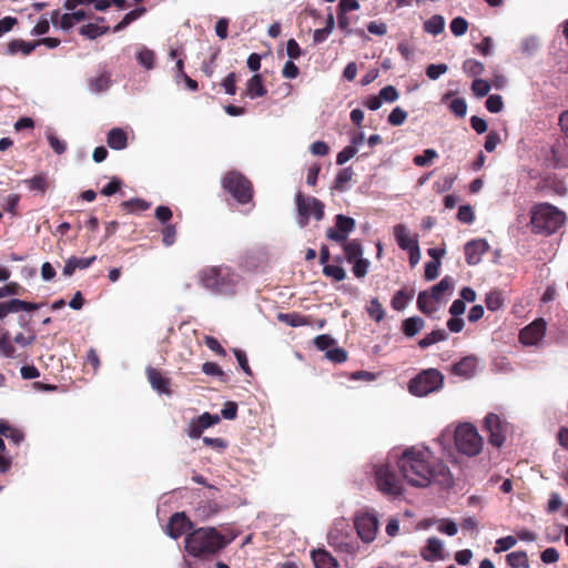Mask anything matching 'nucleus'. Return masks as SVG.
Instances as JSON below:
<instances>
[{
  "instance_id": "49",
  "label": "nucleus",
  "mask_w": 568,
  "mask_h": 568,
  "mask_svg": "<svg viewBox=\"0 0 568 568\" xmlns=\"http://www.w3.org/2000/svg\"><path fill=\"white\" fill-rule=\"evenodd\" d=\"M278 320L292 327H298L307 324L306 318L296 313L280 314Z\"/></svg>"
},
{
  "instance_id": "7",
  "label": "nucleus",
  "mask_w": 568,
  "mask_h": 568,
  "mask_svg": "<svg viewBox=\"0 0 568 568\" xmlns=\"http://www.w3.org/2000/svg\"><path fill=\"white\" fill-rule=\"evenodd\" d=\"M295 203L297 209V224L300 227H305L311 217L321 221L324 217V204L314 196H306L298 192L295 195Z\"/></svg>"
},
{
  "instance_id": "51",
  "label": "nucleus",
  "mask_w": 568,
  "mask_h": 568,
  "mask_svg": "<svg viewBox=\"0 0 568 568\" xmlns=\"http://www.w3.org/2000/svg\"><path fill=\"white\" fill-rule=\"evenodd\" d=\"M471 91L478 98L486 97L490 91V84L484 79H475L471 84Z\"/></svg>"
},
{
  "instance_id": "40",
  "label": "nucleus",
  "mask_w": 568,
  "mask_h": 568,
  "mask_svg": "<svg viewBox=\"0 0 568 568\" xmlns=\"http://www.w3.org/2000/svg\"><path fill=\"white\" fill-rule=\"evenodd\" d=\"M412 298L413 294L408 293L405 290H399L395 293V295L392 298V307L395 311H404Z\"/></svg>"
},
{
  "instance_id": "45",
  "label": "nucleus",
  "mask_w": 568,
  "mask_h": 568,
  "mask_svg": "<svg viewBox=\"0 0 568 568\" xmlns=\"http://www.w3.org/2000/svg\"><path fill=\"white\" fill-rule=\"evenodd\" d=\"M0 354L6 358H16V348L10 341L9 334L4 333L0 337Z\"/></svg>"
},
{
  "instance_id": "41",
  "label": "nucleus",
  "mask_w": 568,
  "mask_h": 568,
  "mask_svg": "<svg viewBox=\"0 0 568 568\" xmlns=\"http://www.w3.org/2000/svg\"><path fill=\"white\" fill-rule=\"evenodd\" d=\"M30 191H38L44 193L48 189V180L43 173L37 174L31 179L24 180Z\"/></svg>"
},
{
  "instance_id": "10",
  "label": "nucleus",
  "mask_w": 568,
  "mask_h": 568,
  "mask_svg": "<svg viewBox=\"0 0 568 568\" xmlns=\"http://www.w3.org/2000/svg\"><path fill=\"white\" fill-rule=\"evenodd\" d=\"M354 527L358 538L364 544H371L375 540L379 529V521L373 513H362L355 516Z\"/></svg>"
},
{
  "instance_id": "57",
  "label": "nucleus",
  "mask_w": 568,
  "mask_h": 568,
  "mask_svg": "<svg viewBox=\"0 0 568 568\" xmlns=\"http://www.w3.org/2000/svg\"><path fill=\"white\" fill-rule=\"evenodd\" d=\"M486 108L491 113H498L504 108L503 98L499 94L489 95L486 100Z\"/></svg>"
},
{
  "instance_id": "56",
  "label": "nucleus",
  "mask_w": 568,
  "mask_h": 568,
  "mask_svg": "<svg viewBox=\"0 0 568 568\" xmlns=\"http://www.w3.org/2000/svg\"><path fill=\"white\" fill-rule=\"evenodd\" d=\"M448 70V67L447 64L445 63H438V64H429L427 68H426V75L430 79V80H437L438 78H440L443 74H445Z\"/></svg>"
},
{
  "instance_id": "18",
  "label": "nucleus",
  "mask_w": 568,
  "mask_h": 568,
  "mask_svg": "<svg viewBox=\"0 0 568 568\" xmlns=\"http://www.w3.org/2000/svg\"><path fill=\"white\" fill-rule=\"evenodd\" d=\"M478 366L476 356L469 355L462 358L453 366V373L463 378H470L475 375Z\"/></svg>"
},
{
  "instance_id": "24",
  "label": "nucleus",
  "mask_w": 568,
  "mask_h": 568,
  "mask_svg": "<svg viewBox=\"0 0 568 568\" xmlns=\"http://www.w3.org/2000/svg\"><path fill=\"white\" fill-rule=\"evenodd\" d=\"M417 307L422 313L430 315L438 311L439 303L434 300L428 291H423L418 294Z\"/></svg>"
},
{
  "instance_id": "21",
  "label": "nucleus",
  "mask_w": 568,
  "mask_h": 568,
  "mask_svg": "<svg viewBox=\"0 0 568 568\" xmlns=\"http://www.w3.org/2000/svg\"><path fill=\"white\" fill-rule=\"evenodd\" d=\"M220 277H222L221 267H205L199 274L201 284L211 292L217 287Z\"/></svg>"
},
{
  "instance_id": "16",
  "label": "nucleus",
  "mask_w": 568,
  "mask_h": 568,
  "mask_svg": "<svg viewBox=\"0 0 568 568\" xmlns=\"http://www.w3.org/2000/svg\"><path fill=\"white\" fill-rule=\"evenodd\" d=\"M444 542L437 537L427 539V545L420 550V557L425 561L443 560Z\"/></svg>"
},
{
  "instance_id": "30",
  "label": "nucleus",
  "mask_w": 568,
  "mask_h": 568,
  "mask_svg": "<svg viewBox=\"0 0 568 568\" xmlns=\"http://www.w3.org/2000/svg\"><path fill=\"white\" fill-rule=\"evenodd\" d=\"M354 171L352 168L347 166L341 170L335 180H334V189L339 192H344L347 190V184L353 179Z\"/></svg>"
},
{
  "instance_id": "28",
  "label": "nucleus",
  "mask_w": 568,
  "mask_h": 568,
  "mask_svg": "<svg viewBox=\"0 0 568 568\" xmlns=\"http://www.w3.org/2000/svg\"><path fill=\"white\" fill-rule=\"evenodd\" d=\"M424 320L419 316L406 318L402 324V329L407 337H413L424 328Z\"/></svg>"
},
{
  "instance_id": "9",
  "label": "nucleus",
  "mask_w": 568,
  "mask_h": 568,
  "mask_svg": "<svg viewBox=\"0 0 568 568\" xmlns=\"http://www.w3.org/2000/svg\"><path fill=\"white\" fill-rule=\"evenodd\" d=\"M223 187L240 203H247L252 199L251 182L237 172L224 176Z\"/></svg>"
},
{
  "instance_id": "34",
  "label": "nucleus",
  "mask_w": 568,
  "mask_h": 568,
  "mask_svg": "<svg viewBox=\"0 0 568 568\" xmlns=\"http://www.w3.org/2000/svg\"><path fill=\"white\" fill-rule=\"evenodd\" d=\"M448 335L444 329H435L426 334L419 342L418 345L422 348H427L438 342L447 339Z\"/></svg>"
},
{
  "instance_id": "15",
  "label": "nucleus",
  "mask_w": 568,
  "mask_h": 568,
  "mask_svg": "<svg viewBox=\"0 0 568 568\" xmlns=\"http://www.w3.org/2000/svg\"><path fill=\"white\" fill-rule=\"evenodd\" d=\"M190 527L191 523L189 521L187 517L183 513H176L171 517L169 524L166 525V534L171 538L178 539Z\"/></svg>"
},
{
  "instance_id": "6",
  "label": "nucleus",
  "mask_w": 568,
  "mask_h": 568,
  "mask_svg": "<svg viewBox=\"0 0 568 568\" xmlns=\"http://www.w3.org/2000/svg\"><path fill=\"white\" fill-rule=\"evenodd\" d=\"M444 385V376L435 368L425 369L412 378L408 390L412 395L423 397L439 390Z\"/></svg>"
},
{
  "instance_id": "14",
  "label": "nucleus",
  "mask_w": 568,
  "mask_h": 568,
  "mask_svg": "<svg viewBox=\"0 0 568 568\" xmlns=\"http://www.w3.org/2000/svg\"><path fill=\"white\" fill-rule=\"evenodd\" d=\"M489 244L484 239L469 241L465 244V256L468 265H477L488 251Z\"/></svg>"
},
{
  "instance_id": "1",
  "label": "nucleus",
  "mask_w": 568,
  "mask_h": 568,
  "mask_svg": "<svg viewBox=\"0 0 568 568\" xmlns=\"http://www.w3.org/2000/svg\"><path fill=\"white\" fill-rule=\"evenodd\" d=\"M392 457L402 479L414 488H427L432 485L449 488L454 484L448 466L428 446L413 445L396 452Z\"/></svg>"
},
{
  "instance_id": "48",
  "label": "nucleus",
  "mask_w": 568,
  "mask_h": 568,
  "mask_svg": "<svg viewBox=\"0 0 568 568\" xmlns=\"http://www.w3.org/2000/svg\"><path fill=\"white\" fill-rule=\"evenodd\" d=\"M437 156H438V154H437L436 150L426 149V150H424L423 154H418V155L414 156L413 162L417 166H427Z\"/></svg>"
},
{
  "instance_id": "17",
  "label": "nucleus",
  "mask_w": 568,
  "mask_h": 568,
  "mask_svg": "<svg viewBox=\"0 0 568 568\" xmlns=\"http://www.w3.org/2000/svg\"><path fill=\"white\" fill-rule=\"evenodd\" d=\"M394 236L398 246L404 251L418 245V236L412 235L408 227L404 224H397L394 226Z\"/></svg>"
},
{
  "instance_id": "63",
  "label": "nucleus",
  "mask_w": 568,
  "mask_h": 568,
  "mask_svg": "<svg viewBox=\"0 0 568 568\" xmlns=\"http://www.w3.org/2000/svg\"><path fill=\"white\" fill-rule=\"evenodd\" d=\"M440 261H430L425 265V278L427 281L435 280L439 274Z\"/></svg>"
},
{
  "instance_id": "64",
  "label": "nucleus",
  "mask_w": 568,
  "mask_h": 568,
  "mask_svg": "<svg viewBox=\"0 0 568 568\" xmlns=\"http://www.w3.org/2000/svg\"><path fill=\"white\" fill-rule=\"evenodd\" d=\"M457 217L460 222L469 224L474 221V212L470 205H462L458 210Z\"/></svg>"
},
{
  "instance_id": "61",
  "label": "nucleus",
  "mask_w": 568,
  "mask_h": 568,
  "mask_svg": "<svg viewBox=\"0 0 568 568\" xmlns=\"http://www.w3.org/2000/svg\"><path fill=\"white\" fill-rule=\"evenodd\" d=\"M357 153V150L355 148H352L351 145L345 146L342 151H339L336 155V164L343 165L346 162H348L355 154Z\"/></svg>"
},
{
  "instance_id": "11",
  "label": "nucleus",
  "mask_w": 568,
  "mask_h": 568,
  "mask_svg": "<svg viewBox=\"0 0 568 568\" xmlns=\"http://www.w3.org/2000/svg\"><path fill=\"white\" fill-rule=\"evenodd\" d=\"M484 429L488 433L489 443L496 447H501L506 440L509 427L498 415L489 413L484 419Z\"/></svg>"
},
{
  "instance_id": "23",
  "label": "nucleus",
  "mask_w": 568,
  "mask_h": 568,
  "mask_svg": "<svg viewBox=\"0 0 568 568\" xmlns=\"http://www.w3.org/2000/svg\"><path fill=\"white\" fill-rule=\"evenodd\" d=\"M312 559L315 568H338L337 560L324 549L313 550Z\"/></svg>"
},
{
  "instance_id": "19",
  "label": "nucleus",
  "mask_w": 568,
  "mask_h": 568,
  "mask_svg": "<svg viewBox=\"0 0 568 568\" xmlns=\"http://www.w3.org/2000/svg\"><path fill=\"white\" fill-rule=\"evenodd\" d=\"M146 376L153 389L160 394L170 395V379L164 377L158 369L153 367L146 368Z\"/></svg>"
},
{
  "instance_id": "58",
  "label": "nucleus",
  "mask_w": 568,
  "mask_h": 568,
  "mask_svg": "<svg viewBox=\"0 0 568 568\" xmlns=\"http://www.w3.org/2000/svg\"><path fill=\"white\" fill-rule=\"evenodd\" d=\"M449 110L459 118H463L467 113V103L462 98L454 99L449 104Z\"/></svg>"
},
{
  "instance_id": "43",
  "label": "nucleus",
  "mask_w": 568,
  "mask_h": 568,
  "mask_svg": "<svg viewBox=\"0 0 568 568\" xmlns=\"http://www.w3.org/2000/svg\"><path fill=\"white\" fill-rule=\"evenodd\" d=\"M347 12H343V11H338L337 13V23H338V28L345 33V34H352V33H355L357 36H361L363 37L364 36V31L358 29V30H353L351 28V20L349 18L346 16Z\"/></svg>"
},
{
  "instance_id": "4",
  "label": "nucleus",
  "mask_w": 568,
  "mask_h": 568,
  "mask_svg": "<svg viewBox=\"0 0 568 568\" xmlns=\"http://www.w3.org/2000/svg\"><path fill=\"white\" fill-rule=\"evenodd\" d=\"M225 545L223 536L214 528H200L187 535L185 549L193 557H205Z\"/></svg>"
},
{
  "instance_id": "38",
  "label": "nucleus",
  "mask_w": 568,
  "mask_h": 568,
  "mask_svg": "<svg viewBox=\"0 0 568 568\" xmlns=\"http://www.w3.org/2000/svg\"><path fill=\"white\" fill-rule=\"evenodd\" d=\"M344 253L348 263L362 258L363 250L359 242L353 240L344 243Z\"/></svg>"
},
{
  "instance_id": "59",
  "label": "nucleus",
  "mask_w": 568,
  "mask_h": 568,
  "mask_svg": "<svg viewBox=\"0 0 568 568\" xmlns=\"http://www.w3.org/2000/svg\"><path fill=\"white\" fill-rule=\"evenodd\" d=\"M517 542V539L513 536H506L501 537L496 540V547L495 552H503L507 551L508 549L513 548Z\"/></svg>"
},
{
  "instance_id": "46",
  "label": "nucleus",
  "mask_w": 568,
  "mask_h": 568,
  "mask_svg": "<svg viewBox=\"0 0 568 568\" xmlns=\"http://www.w3.org/2000/svg\"><path fill=\"white\" fill-rule=\"evenodd\" d=\"M366 312L376 322H381L385 316V311L383 308V305L375 297L369 301V304L366 307Z\"/></svg>"
},
{
  "instance_id": "36",
  "label": "nucleus",
  "mask_w": 568,
  "mask_h": 568,
  "mask_svg": "<svg viewBox=\"0 0 568 568\" xmlns=\"http://www.w3.org/2000/svg\"><path fill=\"white\" fill-rule=\"evenodd\" d=\"M45 138L55 154L61 155L67 151V142L59 139L52 129H47Z\"/></svg>"
},
{
  "instance_id": "5",
  "label": "nucleus",
  "mask_w": 568,
  "mask_h": 568,
  "mask_svg": "<svg viewBox=\"0 0 568 568\" xmlns=\"http://www.w3.org/2000/svg\"><path fill=\"white\" fill-rule=\"evenodd\" d=\"M456 448L459 453L473 457L483 449V437L470 423L459 424L454 433Z\"/></svg>"
},
{
  "instance_id": "35",
  "label": "nucleus",
  "mask_w": 568,
  "mask_h": 568,
  "mask_svg": "<svg viewBox=\"0 0 568 568\" xmlns=\"http://www.w3.org/2000/svg\"><path fill=\"white\" fill-rule=\"evenodd\" d=\"M109 31V27L98 23H88L80 28V33L88 39H95Z\"/></svg>"
},
{
  "instance_id": "3",
  "label": "nucleus",
  "mask_w": 568,
  "mask_h": 568,
  "mask_svg": "<svg viewBox=\"0 0 568 568\" xmlns=\"http://www.w3.org/2000/svg\"><path fill=\"white\" fill-rule=\"evenodd\" d=\"M566 215L562 211L548 203H539L530 211V224L532 232L550 235L558 231L565 223Z\"/></svg>"
},
{
  "instance_id": "25",
  "label": "nucleus",
  "mask_w": 568,
  "mask_h": 568,
  "mask_svg": "<svg viewBox=\"0 0 568 568\" xmlns=\"http://www.w3.org/2000/svg\"><path fill=\"white\" fill-rule=\"evenodd\" d=\"M106 143L113 150H123L128 144L126 133L120 128L111 129L106 136Z\"/></svg>"
},
{
  "instance_id": "8",
  "label": "nucleus",
  "mask_w": 568,
  "mask_h": 568,
  "mask_svg": "<svg viewBox=\"0 0 568 568\" xmlns=\"http://www.w3.org/2000/svg\"><path fill=\"white\" fill-rule=\"evenodd\" d=\"M328 545L338 554L355 558L362 550L359 542L336 525L327 536Z\"/></svg>"
},
{
  "instance_id": "13",
  "label": "nucleus",
  "mask_w": 568,
  "mask_h": 568,
  "mask_svg": "<svg viewBox=\"0 0 568 568\" xmlns=\"http://www.w3.org/2000/svg\"><path fill=\"white\" fill-rule=\"evenodd\" d=\"M220 422L219 415L203 413L202 415L192 418L186 427V434L190 438H199L202 433L211 426Z\"/></svg>"
},
{
  "instance_id": "44",
  "label": "nucleus",
  "mask_w": 568,
  "mask_h": 568,
  "mask_svg": "<svg viewBox=\"0 0 568 568\" xmlns=\"http://www.w3.org/2000/svg\"><path fill=\"white\" fill-rule=\"evenodd\" d=\"M110 85V77L105 73L98 75L97 78L90 80L89 87L91 92L100 93L105 91Z\"/></svg>"
},
{
  "instance_id": "33",
  "label": "nucleus",
  "mask_w": 568,
  "mask_h": 568,
  "mask_svg": "<svg viewBox=\"0 0 568 568\" xmlns=\"http://www.w3.org/2000/svg\"><path fill=\"white\" fill-rule=\"evenodd\" d=\"M38 47L37 41L36 42H27L23 40H14L11 41L8 45V51L11 54L21 52L24 55L30 54L36 48Z\"/></svg>"
},
{
  "instance_id": "53",
  "label": "nucleus",
  "mask_w": 568,
  "mask_h": 568,
  "mask_svg": "<svg viewBox=\"0 0 568 568\" xmlns=\"http://www.w3.org/2000/svg\"><path fill=\"white\" fill-rule=\"evenodd\" d=\"M353 263V273L356 277L363 278L366 276L369 267V261L367 258H357Z\"/></svg>"
},
{
  "instance_id": "29",
  "label": "nucleus",
  "mask_w": 568,
  "mask_h": 568,
  "mask_svg": "<svg viewBox=\"0 0 568 568\" xmlns=\"http://www.w3.org/2000/svg\"><path fill=\"white\" fill-rule=\"evenodd\" d=\"M8 314L19 313V312H30L39 308L38 304L26 302L18 298H12L8 302H4Z\"/></svg>"
},
{
  "instance_id": "12",
  "label": "nucleus",
  "mask_w": 568,
  "mask_h": 568,
  "mask_svg": "<svg viewBox=\"0 0 568 568\" xmlns=\"http://www.w3.org/2000/svg\"><path fill=\"white\" fill-rule=\"evenodd\" d=\"M547 324L542 318L536 320L520 331L519 339L526 346H537L546 334Z\"/></svg>"
},
{
  "instance_id": "55",
  "label": "nucleus",
  "mask_w": 568,
  "mask_h": 568,
  "mask_svg": "<svg viewBox=\"0 0 568 568\" xmlns=\"http://www.w3.org/2000/svg\"><path fill=\"white\" fill-rule=\"evenodd\" d=\"M325 356L327 359L334 363H343L347 359L346 352L343 348L337 347L335 345L331 349H327Z\"/></svg>"
},
{
  "instance_id": "37",
  "label": "nucleus",
  "mask_w": 568,
  "mask_h": 568,
  "mask_svg": "<svg viewBox=\"0 0 568 568\" xmlns=\"http://www.w3.org/2000/svg\"><path fill=\"white\" fill-rule=\"evenodd\" d=\"M507 564L511 568H528L529 561L525 551H513L506 556Z\"/></svg>"
},
{
  "instance_id": "32",
  "label": "nucleus",
  "mask_w": 568,
  "mask_h": 568,
  "mask_svg": "<svg viewBox=\"0 0 568 568\" xmlns=\"http://www.w3.org/2000/svg\"><path fill=\"white\" fill-rule=\"evenodd\" d=\"M445 28V19L435 14L430 17L428 20L424 22V29L427 33L437 36L444 31Z\"/></svg>"
},
{
  "instance_id": "60",
  "label": "nucleus",
  "mask_w": 568,
  "mask_h": 568,
  "mask_svg": "<svg viewBox=\"0 0 568 568\" xmlns=\"http://www.w3.org/2000/svg\"><path fill=\"white\" fill-rule=\"evenodd\" d=\"M379 99L385 102H395L399 94L395 87L387 85L379 91Z\"/></svg>"
},
{
  "instance_id": "22",
  "label": "nucleus",
  "mask_w": 568,
  "mask_h": 568,
  "mask_svg": "<svg viewBox=\"0 0 568 568\" xmlns=\"http://www.w3.org/2000/svg\"><path fill=\"white\" fill-rule=\"evenodd\" d=\"M221 275L217 287H214L213 293L216 294H231L234 292V287L237 283V278L234 274L230 273L229 270L221 267Z\"/></svg>"
},
{
  "instance_id": "20",
  "label": "nucleus",
  "mask_w": 568,
  "mask_h": 568,
  "mask_svg": "<svg viewBox=\"0 0 568 568\" xmlns=\"http://www.w3.org/2000/svg\"><path fill=\"white\" fill-rule=\"evenodd\" d=\"M97 256H90V257H75L71 256L65 261L64 267H63V275L69 277L72 276L75 270H85L92 265V263L95 261Z\"/></svg>"
},
{
  "instance_id": "52",
  "label": "nucleus",
  "mask_w": 568,
  "mask_h": 568,
  "mask_svg": "<svg viewBox=\"0 0 568 568\" xmlns=\"http://www.w3.org/2000/svg\"><path fill=\"white\" fill-rule=\"evenodd\" d=\"M467 29L468 22L462 17H456L450 22L452 33L456 37L464 36L467 32Z\"/></svg>"
},
{
  "instance_id": "39",
  "label": "nucleus",
  "mask_w": 568,
  "mask_h": 568,
  "mask_svg": "<svg viewBox=\"0 0 568 568\" xmlns=\"http://www.w3.org/2000/svg\"><path fill=\"white\" fill-rule=\"evenodd\" d=\"M136 60L144 69L151 70L154 67L155 54L146 47H142L136 53Z\"/></svg>"
},
{
  "instance_id": "2",
  "label": "nucleus",
  "mask_w": 568,
  "mask_h": 568,
  "mask_svg": "<svg viewBox=\"0 0 568 568\" xmlns=\"http://www.w3.org/2000/svg\"><path fill=\"white\" fill-rule=\"evenodd\" d=\"M395 453L392 452L386 457L375 458L369 465L377 490L392 498L402 497L405 493L404 480L398 478L393 469L394 459L392 456Z\"/></svg>"
},
{
  "instance_id": "42",
  "label": "nucleus",
  "mask_w": 568,
  "mask_h": 568,
  "mask_svg": "<svg viewBox=\"0 0 568 568\" xmlns=\"http://www.w3.org/2000/svg\"><path fill=\"white\" fill-rule=\"evenodd\" d=\"M463 71L470 77H478L485 71V67L475 59H467L463 63Z\"/></svg>"
},
{
  "instance_id": "47",
  "label": "nucleus",
  "mask_w": 568,
  "mask_h": 568,
  "mask_svg": "<svg viewBox=\"0 0 568 568\" xmlns=\"http://www.w3.org/2000/svg\"><path fill=\"white\" fill-rule=\"evenodd\" d=\"M323 274L334 281H343L346 276L345 270L339 265L327 264L323 266Z\"/></svg>"
},
{
  "instance_id": "54",
  "label": "nucleus",
  "mask_w": 568,
  "mask_h": 568,
  "mask_svg": "<svg viewBox=\"0 0 568 568\" xmlns=\"http://www.w3.org/2000/svg\"><path fill=\"white\" fill-rule=\"evenodd\" d=\"M406 119L407 112L399 106L393 109V111L388 115V122L394 126L402 125L406 121Z\"/></svg>"
},
{
  "instance_id": "31",
  "label": "nucleus",
  "mask_w": 568,
  "mask_h": 568,
  "mask_svg": "<svg viewBox=\"0 0 568 568\" xmlns=\"http://www.w3.org/2000/svg\"><path fill=\"white\" fill-rule=\"evenodd\" d=\"M146 12V9L144 7L135 8L134 10H131L128 12L122 20L113 28L114 32H119L123 29H125L129 24H131L133 21L138 20L140 17H142Z\"/></svg>"
},
{
  "instance_id": "27",
  "label": "nucleus",
  "mask_w": 568,
  "mask_h": 568,
  "mask_svg": "<svg viewBox=\"0 0 568 568\" xmlns=\"http://www.w3.org/2000/svg\"><path fill=\"white\" fill-rule=\"evenodd\" d=\"M453 287V280L448 276L443 277L436 285H434L429 292V294L436 300L439 304L446 296V294Z\"/></svg>"
},
{
  "instance_id": "62",
  "label": "nucleus",
  "mask_w": 568,
  "mask_h": 568,
  "mask_svg": "<svg viewBox=\"0 0 568 568\" xmlns=\"http://www.w3.org/2000/svg\"><path fill=\"white\" fill-rule=\"evenodd\" d=\"M314 344L320 351H325L326 353L327 349H331L335 345V341L328 335L324 334L315 337Z\"/></svg>"
},
{
  "instance_id": "26",
  "label": "nucleus",
  "mask_w": 568,
  "mask_h": 568,
  "mask_svg": "<svg viewBox=\"0 0 568 568\" xmlns=\"http://www.w3.org/2000/svg\"><path fill=\"white\" fill-rule=\"evenodd\" d=\"M267 93V90L265 89L263 84L262 77L260 74H254L252 78L248 79L246 82V95L250 99H256L264 97Z\"/></svg>"
},
{
  "instance_id": "50",
  "label": "nucleus",
  "mask_w": 568,
  "mask_h": 568,
  "mask_svg": "<svg viewBox=\"0 0 568 568\" xmlns=\"http://www.w3.org/2000/svg\"><path fill=\"white\" fill-rule=\"evenodd\" d=\"M335 226L348 236V234L355 227V221L352 217L345 216L343 214H338V215H336Z\"/></svg>"
}]
</instances>
